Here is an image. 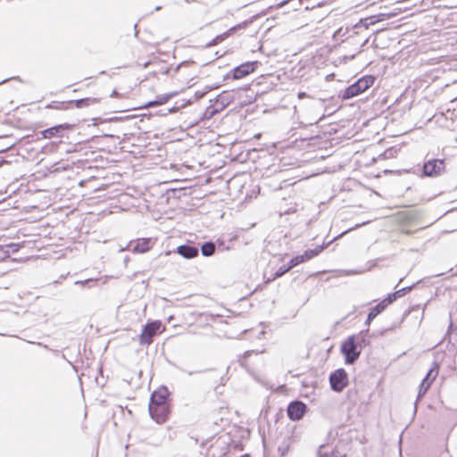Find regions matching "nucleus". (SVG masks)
<instances>
[{
    "instance_id": "nucleus-24",
    "label": "nucleus",
    "mask_w": 457,
    "mask_h": 457,
    "mask_svg": "<svg viewBox=\"0 0 457 457\" xmlns=\"http://www.w3.org/2000/svg\"><path fill=\"white\" fill-rule=\"evenodd\" d=\"M254 353L253 351H246V352L244 353L243 359L239 361H240V364H241L243 367L246 368V361H245V359H246L248 356H250L252 353Z\"/></svg>"
},
{
    "instance_id": "nucleus-11",
    "label": "nucleus",
    "mask_w": 457,
    "mask_h": 457,
    "mask_svg": "<svg viewBox=\"0 0 457 457\" xmlns=\"http://www.w3.org/2000/svg\"><path fill=\"white\" fill-rule=\"evenodd\" d=\"M170 392L167 387L162 386L151 395L149 405L168 404L167 399Z\"/></svg>"
},
{
    "instance_id": "nucleus-30",
    "label": "nucleus",
    "mask_w": 457,
    "mask_h": 457,
    "mask_svg": "<svg viewBox=\"0 0 457 457\" xmlns=\"http://www.w3.org/2000/svg\"><path fill=\"white\" fill-rule=\"evenodd\" d=\"M287 2H288V0H284V1H282V2L279 4V6H283V5H285Z\"/></svg>"
},
{
    "instance_id": "nucleus-32",
    "label": "nucleus",
    "mask_w": 457,
    "mask_h": 457,
    "mask_svg": "<svg viewBox=\"0 0 457 457\" xmlns=\"http://www.w3.org/2000/svg\"><path fill=\"white\" fill-rule=\"evenodd\" d=\"M368 41H369V39H368V38H367V39H365V40H364V42H363V43H362V45H361V47H363V46L368 43Z\"/></svg>"
},
{
    "instance_id": "nucleus-20",
    "label": "nucleus",
    "mask_w": 457,
    "mask_h": 457,
    "mask_svg": "<svg viewBox=\"0 0 457 457\" xmlns=\"http://www.w3.org/2000/svg\"><path fill=\"white\" fill-rule=\"evenodd\" d=\"M378 21L376 17L370 16L366 19L361 20L355 26L354 29H367L370 25L375 24Z\"/></svg>"
},
{
    "instance_id": "nucleus-9",
    "label": "nucleus",
    "mask_w": 457,
    "mask_h": 457,
    "mask_svg": "<svg viewBox=\"0 0 457 457\" xmlns=\"http://www.w3.org/2000/svg\"><path fill=\"white\" fill-rule=\"evenodd\" d=\"M148 410L152 419L159 424L164 422L169 414L168 404L149 405Z\"/></svg>"
},
{
    "instance_id": "nucleus-31",
    "label": "nucleus",
    "mask_w": 457,
    "mask_h": 457,
    "mask_svg": "<svg viewBox=\"0 0 457 457\" xmlns=\"http://www.w3.org/2000/svg\"><path fill=\"white\" fill-rule=\"evenodd\" d=\"M111 96H118V92L116 90H113Z\"/></svg>"
},
{
    "instance_id": "nucleus-2",
    "label": "nucleus",
    "mask_w": 457,
    "mask_h": 457,
    "mask_svg": "<svg viewBox=\"0 0 457 457\" xmlns=\"http://www.w3.org/2000/svg\"><path fill=\"white\" fill-rule=\"evenodd\" d=\"M374 82V76H363L344 90L342 93V98L345 100L353 98L369 89Z\"/></svg>"
},
{
    "instance_id": "nucleus-36",
    "label": "nucleus",
    "mask_w": 457,
    "mask_h": 457,
    "mask_svg": "<svg viewBox=\"0 0 457 457\" xmlns=\"http://www.w3.org/2000/svg\"><path fill=\"white\" fill-rule=\"evenodd\" d=\"M82 281H76V284H82Z\"/></svg>"
},
{
    "instance_id": "nucleus-21",
    "label": "nucleus",
    "mask_w": 457,
    "mask_h": 457,
    "mask_svg": "<svg viewBox=\"0 0 457 457\" xmlns=\"http://www.w3.org/2000/svg\"><path fill=\"white\" fill-rule=\"evenodd\" d=\"M97 100L96 98H81L74 101L75 106L77 108H84L89 106L91 104L96 103Z\"/></svg>"
},
{
    "instance_id": "nucleus-15",
    "label": "nucleus",
    "mask_w": 457,
    "mask_h": 457,
    "mask_svg": "<svg viewBox=\"0 0 457 457\" xmlns=\"http://www.w3.org/2000/svg\"><path fill=\"white\" fill-rule=\"evenodd\" d=\"M133 253H145L151 248V239L142 238L131 245Z\"/></svg>"
},
{
    "instance_id": "nucleus-34",
    "label": "nucleus",
    "mask_w": 457,
    "mask_h": 457,
    "mask_svg": "<svg viewBox=\"0 0 457 457\" xmlns=\"http://www.w3.org/2000/svg\"><path fill=\"white\" fill-rule=\"evenodd\" d=\"M195 0H186L187 3L194 2Z\"/></svg>"
},
{
    "instance_id": "nucleus-25",
    "label": "nucleus",
    "mask_w": 457,
    "mask_h": 457,
    "mask_svg": "<svg viewBox=\"0 0 457 457\" xmlns=\"http://www.w3.org/2000/svg\"><path fill=\"white\" fill-rule=\"evenodd\" d=\"M5 246H6V250H8V248H12V253H16L19 250V245L16 244H13V243L6 245Z\"/></svg>"
},
{
    "instance_id": "nucleus-38",
    "label": "nucleus",
    "mask_w": 457,
    "mask_h": 457,
    "mask_svg": "<svg viewBox=\"0 0 457 457\" xmlns=\"http://www.w3.org/2000/svg\"><path fill=\"white\" fill-rule=\"evenodd\" d=\"M342 29H338V31L337 32V34H339L341 32Z\"/></svg>"
},
{
    "instance_id": "nucleus-37",
    "label": "nucleus",
    "mask_w": 457,
    "mask_h": 457,
    "mask_svg": "<svg viewBox=\"0 0 457 457\" xmlns=\"http://www.w3.org/2000/svg\"><path fill=\"white\" fill-rule=\"evenodd\" d=\"M241 457H250V456L248 454H245V455H243Z\"/></svg>"
},
{
    "instance_id": "nucleus-27",
    "label": "nucleus",
    "mask_w": 457,
    "mask_h": 457,
    "mask_svg": "<svg viewBox=\"0 0 457 457\" xmlns=\"http://www.w3.org/2000/svg\"><path fill=\"white\" fill-rule=\"evenodd\" d=\"M401 232H402L403 234H405V235H411V234H412V231H411V230H410V229H405V228H403V229L401 230Z\"/></svg>"
},
{
    "instance_id": "nucleus-29",
    "label": "nucleus",
    "mask_w": 457,
    "mask_h": 457,
    "mask_svg": "<svg viewBox=\"0 0 457 457\" xmlns=\"http://www.w3.org/2000/svg\"><path fill=\"white\" fill-rule=\"evenodd\" d=\"M296 212V210H295V209H291V208H290V209H288V210L285 211V212H284V213H285V214H289V213H291V212Z\"/></svg>"
},
{
    "instance_id": "nucleus-26",
    "label": "nucleus",
    "mask_w": 457,
    "mask_h": 457,
    "mask_svg": "<svg viewBox=\"0 0 457 457\" xmlns=\"http://www.w3.org/2000/svg\"><path fill=\"white\" fill-rule=\"evenodd\" d=\"M356 342L361 343L362 345V348L366 346L368 341L364 337H359L356 336Z\"/></svg>"
},
{
    "instance_id": "nucleus-18",
    "label": "nucleus",
    "mask_w": 457,
    "mask_h": 457,
    "mask_svg": "<svg viewBox=\"0 0 457 457\" xmlns=\"http://www.w3.org/2000/svg\"><path fill=\"white\" fill-rule=\"evenodd\" d=\"M216 251V245L213 242H205L201 245V253L205 257H210L214 254Z\"/></svg>"
},
{
    "instance_id": "nucleus-1",
    "label": "nucleus",
    "mask_w": 457,
    "mask_h": 457,
    "mask_svg": "<svg viewBox=\"0 0 457 457\" xmlns=\"http://www.w3.org/2000/svg\"><path fill=\"white\" fill-rule=\"evenodd\" d=\"M362 345L356 342V336L348 337L341 345V353L345 356V364H353L360 357Z\"/></svg>"
},
{
    "instance_id": "nucleus-12",
    "label": "nucleus",
    "mask_w": 457,
    "mask_h": 457,
    "mask_svg": "<svg viewBox=\"0 0 457 457\" xmlns=\"http://www.w3.org/2000/svg\"><path fill=\"white\" fill-rule=\"evenodd\" d=\"M175 253H179L185 259H193L198 256L199 249L195 245L186 244L178 246Z\"/></svg>"
},
{
    "instance_id": "nucleus-22",
    "label": "nucleus",
    "mask_w": 457,
    "mask_h": 457,
    "mask_svg": "<svg viewBox=\"0 0 457 457\" xmlns=\"http://www.w3.org/2000/svg\"><path fill=\"white\" fill-rule=\"evenodd\" d=\"M292 269V267L290 266V264L288 263L287 266H281L279 267L275 274H274V278H279L283 275H285L287 272H288L290 270Z\"/></svg>"
},
{
    "instance_id": "nucleus-35",
    "label": "nucleus",
    "mask_w": 457,
    "mask_h": 457,
    "mask_svg": "<svg viewBox=\"0 0 457 457\" xmlns=\"http://www.w3.org/2000/svg\"><path fill=\"white\" fill-rule=\"evenodd\" d=\"M8 79H4L3 81L0 82V85L5 81H7Z\"/></svg>"
},
{
    "instance_id": "nucleus-6",
    "label": "nucleus",
    "mask_w": 457,
    "mask_h": 457,
    "mask_svg": "<svg viewBox=\"0 0 457 457\" xmlns=\"http://www.w3.org/2000/svg\"><path fill=\"white\" fill-rule=\"evenodd\" d=\"M325 248V245H318L313 249H308L306 250L303 254L297 255L294 258H292L289 262L290 266L292 269L295 266H297L300 263H303L304 262H307L313 257L319 255Z\"/></svg>"
},
{
    "instance_id": "nucleus-3",
    "label": "nucleus",
    "mask_w": 457,
    "mask_h": 457,
    "mask_svg": "<svg viewBox=\"0 0 457 457\" xmlns=\"http://www.w3.org/2000/svg\"><path fill=\"white\" fill-rule=\"evenodd\" d=\"M331 389L335 392H341L348 384V376L346 371L340 368L332 372L329 376Z\"/></svg>"
},
{
    "instance_id": "nucleus-4",
    "label": "nucleus",
    "mask_w": 457,
    "mask_h": 457,
    "mask_svg": "<svg viewBox=\"0 0 457 457\" xmlns=\"http://www.w3.org/2000/svg\"><path fill=\"white\" fill-rule=\"evenodd\" d=\"M445 170V161L442 159H431L422 166V174L426 177H437Z\"/></svg>"
},
{
    "instance_id": "nucleus-28",
    "label": "nucleus",
    "mask_w": 457,
    "mask_h": 457,
    "mask_svg": "<svg viewBox=\"0 0 457 457\" xmlns=\"http://www.w3.org/2000/svg\"><path fill=\"white\" fill-rule=\"evenodd\" d=\"M306 96H307V94H306V93H304V92H300V93L298 94V97H299L300 99H302V98H303V97H306Z\"/></svg>"
},
{
    "instance_id": "nucleus-7",
    "label": "nucleus",
    "mask_w": 457,
    "mask_h": 457,
    "mask_svg": "<svg viewBox=\"0 0 457 457\" xmlns=\"http://www.w3.org/2000/svg\"><path fill=\"white\" fill-rule=\"evenodd\" d=\"M306 410L305 403L301 401H293L288 404L287 412L291 420H299L304 416Z\"/></svg>"
},
{
    "instance_id": "nucleus-17",
    "label": "nucleus",
    "mask_w": 457,
    "mask_h": 457,
    "mask_svg": "<svg viewBox=\"0 0 457 457\" xmlns=\"http://www.w3.org/2000/svg\"><path fill=\"white\" fill-rule=\"evenodd\" d=\"M411 288H412V286L403 287V288L395 291V293L389 295L386 298H385V300L387 302L388 304H390L394 301H395L397 298H400V297L405 295V294L410 292L411 290Z\"/></svg>"
},
{
    "instance_id": "nucleus-19",
    "label": "nucleus",
    "mask_w": 457,
    "mask_h": 457,
    "mask_svg": "<svg viewBox=\"0 0 457 457\" xmlns=\"http://www.w3.org/2000/svg\"><path fill=\"white\" fill-rule=\"evenodd\" d=\"M172 96H173L172 94H166V95L159 96L156 97L155 100L148 102L145 104V106L146 107H154V106L164 104L170 99V97Z\"/></svg>"
},
{
    "instance_id": "nucleus-23",
    "label": "nucleus",
    "mask_w": 457,
    "mask_h": 457,
    "mask_svg": "<svg viewBox=\"0 0 457 457\" xmlns=\"http://www.w3.org/2000/svg\"><path fill=\"white\" fill-rule=\"evenodd\" d=\"M10 257V251L6 250V246L0 245V261H4Z\"/></svg>"
},
{
    "instance_id": "nucleus-10",
    "label": "nucleus",
    "mask_w": 457,
    "mask_h": 457,
    "mask_svg": "<svg viewBox=\"0 0 457 457\" xmlns=\"http://www.w3.org/2000/svg\"><path fill=\"white\" fill-rule=\"evenodd\" d=\"M257 62H247L240 64L232 70V78L234 79H240L250 73L253 72L256 69Z\"/></svg>"
},
{
    "instance_id": "nucleus-33",
    "label": "nucleus",
    "mask_w": 457,
    "mask_h": 457,
    "mask_svg": "<svg viewBox=\"0 0 457 457\" xmlns=\"http://www.w3.org/2000/svg\"><path fill=\"white\" fill-rule=\"evenodd\" d=\"M186 373H187L188 375H193L195 372L194 371H186L184 370Z\"/></svg>"
},
{
    "instance_id": "nucleus-16",
    "label": "nucleus",
    "mask_w": 457,
    "mask_h": 457,
    "mask_svg": "<svg viewBox=\"0 0 457 457\" xmlns=\"http://www.w3.org/2000/svg\"><path fill=\"white\" fill-rule=\"evenodd\" d=\"M245 26V22H243V23L238 24V25H237L235 27H232L228 32H226L224 34H221V35H219L215 38H213L212 40V42H210L208 44V46H212L217 45L220 41L224 40L227 37H228L231 34L232 31H235L237 29L244 28Z\"/></svg>"
},
{
    "instance_id": "nucleus-14",
    "label": "nucleus",
    "mask_w": 457,
    "mask_h": 457,
    "mask_svg": "<svg viewBox=\"0 0 457 457\" xmlns=\"http://www.w3.org/2000/svg\"><path fill=\"white\" fill-rule=\"evenodd\" d=\"M388 303L384 299L383 301H381L380 303H378L377 305H375L374 307H372L368 314V317H367V320L365 321V323L367 325H370V322L379 314L381 313L386 307H387Z\"/></svg>"
},
{
    "instance_id": "nucleus-8",
    "label": "nucleus",
    "mask_w": 457,
    "mask_h": 457,
    "mask_svg": "<svg viewBox=\"0 0 457 457\" xmlns=\"http://www.w3.org/2000/svg\"><path fill=\"white\" fill-rule=\"evenodd\" d=\"M437 374V364L434 363V366L428 371L426 377L423 378L420 385L417 401L423 397V395L427 393V391L431 386L432 381L436 378Z\"/></svg>"
},
{
    "instance_id": "nucleus-5",
    "label": "nucleus",
    "mask_w": 457,
    "mask_h": 457,
    "mask_svg": "<svg viewBox=\"0 0 457 457\" xmlns=\"http://www.w3.org/2000/svg\"><path fill=\"white\" fill-rule=\"evenodd\" d=\"M161 328V321L154 320L144 326L140 334V344L150 345L153 342L154 337L158 333Z\"/></svg>"
},
{
    "instance_id": "nucleus-13",
    "label": "nucleus",
    "mask_w": 457,
    "mask_h": 457,
    "mask_svg": "<svg viewBox=\"0 0 457 457\" xmlns=\"http://www.w3.org/2000/svg\"><path fill=\"white\" fill-rule=\"evenodd\" d=\"M71 128L69 124H60L56 126H53L49 129H46L41 132L44 138H52L55 136H61V134Z\"/></svg>"
}]
</instances>
